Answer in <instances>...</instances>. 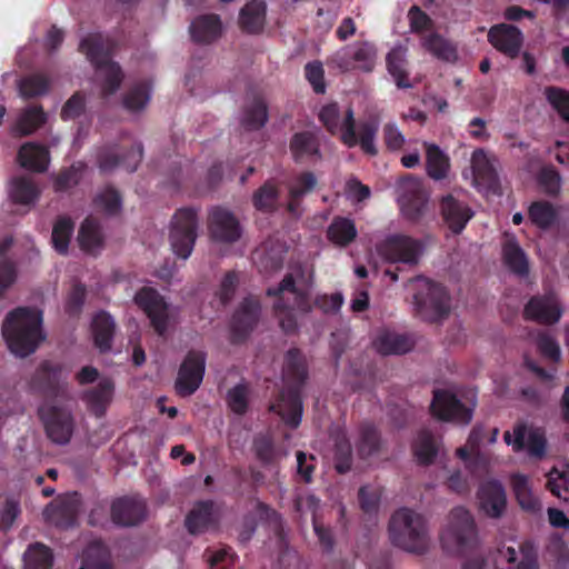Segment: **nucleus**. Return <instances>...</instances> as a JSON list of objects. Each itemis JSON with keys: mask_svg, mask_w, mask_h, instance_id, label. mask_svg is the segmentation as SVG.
<instances>
[{"mask_svg": "<svg viewBox=\"0 0 569 569\" xmlns=\"http://www.w3.org/2000/svg\"><path fill=\"white\" fill-rule=\"evenodd\" d=\"M313 271L303 263H297L284 274L277 287L266 290L268 297L274 298L273 312L281 330L287 333L298 331V320L308 316L315 308L322 313H337L343 305L341 292L312 296Z\"/></svg>", "mask_w": 569, "mask_h": 569, "instance_id": "obj_1", "label": "nucleus"}, {"mask_svg": "<svg viewBox=\"0 0 569 569\" xmlns=\"http://www.w3.org/2000/svg\"><path fill=\"white\" fill-rule=\"evenodd\" d=\"M282 375L287 386L270 406V411L276 412L286 426L296 429L301 423L303 412L301 391L308 378L306 359L300 349L290 348L287 351Z\"/></svg>", "mask_w": 569, "mask_h": 569, "instance_id": "obj_2", "label": "nucleus"}, {"mask_svg": "<svg viewBox=\"0 0 569 569\" xmlns=\"http://www.w3.org/2000/svg\"><path fill=\"white\" fill-rule=\"evenodd\" d=\"M319 120L331 134L339 133L341 142L348 148L359 146L363 153L375 157L378 154L376 137L379 131V119L370 117L356 128L355 113L349 107L341 120L340 108L337 102L323 106L319 112Z\"/></svg>", "mask_w": 569, "mask_h": 569, "instance_id": "obj_3", "label": "nucleus"}, {"mask_svg": "<svg viewBox=\"0 0 569 569\" xmlns=\"http://www.w3.org/2000/svg\"><path fill=\"white\" fill-rule=\"evenodd\" d=\"M1 329L9 350L21 358L33 353L44 339L42 312L28 307L10 311Z\"/></svg>", "mask_w": 569, "mask_h": 569, "instance_id": "obj_4", "label": "nucleus"}, {"mask_svg": "<svg viewBox=\"0 0 569 569\" xmlns=\"http://www.w3.org/2000/svg\"><path fill=\"white\" fill-rule=\"evenodd\" d=\"M112 38H82L79 50L84 53L96 70L102 97L117 92L124 73L119 63L112 60Z\"/></svg>", "mask_w": 569, "mask_h": 569, "instance_id": "obj_5", "label": "nucleus"}, {"mask_svg": "<svg viewBox=\"0 0 569 569\" xmlns=\"http://www.w3.org/2000/svg\"><path fill=\"white\" fill-rule=\"evenodd\" d=\"M407 289L412 293L416 315L427 322H438L450 313L447 289L423 276L409 280Z\"/></svg>", "mask_w": 569, "mask_h": 569, "instance_id": "obj_6", "label": "nucleus"}, {"mask_svg": "<svg viewBox=\"0 0 569 569\" xmlns=\"http://www.w3.org/2000/svg\"><path fill=\"white\" fill-rule=\"evenodd\" d=\"M388 531L391 543L402 550L420 555L428 549L426 520L409 508H400L392 513Z\"/></svg>", "mask_w": 569, "mask_h": 569, "instance_id": "obj_7", "label": "nucleus"}, {"mask_svg": "<svg viewBox=\"0 0 569 569\" xmlns=\"http://www.w3.org/2000/svg\"><path fill=\"white\" fill-rule=\"evenodd\" d=\"M27 390L44 401L67 399L69 386L63 377L62 365L51 360L41 361L27 379Z\"/></svg>", "mask_w": 569, "mask_h": 569, "instance_id": "obj_8", "label": "nucleus"}, {"mask_svg": "<svg viewBox=\"0 0 569 569\" xmlns=\"http://www.w3.org/2000/svg\"><path fill=\"white\" fill-rule=\"evenodd\" d=\"M198 210L191 207L180 208L171 220L169 240L172 251L182 259L192 253L198 238Z\"/></svg>", "mask_w": 569, "mask_h": 569, "instance_id": "obj_9", "label": "nucleus"}, {"mask_svg": "<svg viewBox=\"0 0 569 569\" xmlns=\"http://www.w3.org/2000/svg\"><path fill=\"white\" fill-rule=\"evenodd\" d=\"M133 301L146 313L154 332L164 337L170 325L169 303L164 297L152 287H142L136 292Z\"/></svg>", "mask_w": 569, "mask_h": 569, "instance_id": "obj_10", "label": "nucleus"}, {"mask_svg": "<svg viewBox=\"0 0 569 569\" xmlns=\"http://www.w3.org/2000/svg\"><path fill=\"white\" fill-rule=\"evenodd\" d=\"M477 539L476 523L472 515L463 507H456L450 511L449 527L441 536V540H452L458 552H466L473 548Z\"/></svg>", "mask_w": 569, "mask_h": 569, "instance_id": "obj_11", "label": "nucleus"}, {"mask_svg": "<svg viewBox=\"0 0 569 569\" xmlns=\"http://www.w3.org/2000/svg\"><path fill=\"white\" fill-rule=\"evenodd\" d=\"M38 416L44 426L48 438L58 445H66L73 433V418L64 408L42 403L38 408Z\"/></svg>", "mask_w": 569, "mask_h": 569, "instance_id": "obj_12", "label": "nucleus"}, {"mask_svg": "<svg viewBox=\"0 0 569 569\" xmlns=\"http://www.w3.org/2000/svg\"><path fill=\"white\" fill-rule=\"evenodd\" d=\"M206 352L190 350L186 355L178 370L174 383L177 395L189 397L200 387L206 371Z\"/></svg>", "mask_w": 569, "mask_h": 569, "instance_id": "obj_13", "label": "nucleus"}, {"mask_svg": "<svg viewBox=\"0 0 569 569\" xmlns=\"http://www.w3.org/2000/svg\"><path fill=\"white\" fill-rule=\"evenodd\" d=\"M563 307L555 291L532 296L523 307V317L543 326H553L560 321Z\"/></svg>", "mask_w": 569, "mask_h": 569, "instance_id": "obj_14", "label": "nucleus"}, {"mask_svg": "<svg viewBox=\"0 0 569 569\" xmlns=\"http://www.w3.org/2000/svg\"><path fill=\"white\" fill-rule=\"evenodd\" d=\"M428 200L429 194L422 181L412 174L406 176L401 182L399 199L403 217L411 222H418L427 210Z\"/></svg>", "mask_w": 569, "mask_h": 569, "instance_id": "obj_15", "label": "nucleus"}, {"mask_svg": "<svg viewBox=\"0 0 569 569\" xmlns=\"http://www.w3.org/2000/svg\"><path fill=\"white\" fill-rule=\"evenodd\" d=\"M377 251L387 261L415 266L422 252V244L409 236L393 234L379 243Z\"/></svg>", "mask_w": 569, "mask_h": 569, "instance_id": "obj_16", "label": "nucleus"}, {"mask_svg": "<svg viewBox=\"0 0 569 569\" xmlns=\"http://www.w3.org/2000/svg\"><path fill=\"white\" fill-rule=\"evenodd\" d=\"M335 60L342 71L358 69L371 72L377 61V49L368 41H359L337 51Z\"/></svg>", "mask_w": 569, "mask_h": 569, "instance_id": "obj_17", "label": "nucleus"}, {"mask_svg": "<svg viewBox=\"0 0 569 569\" xmlns=\"http://www.w3.org/2000/svg\"><path fill=\"white\" fill-rule=\"evenodd\" d=\"M260 316V301L251 296L244 298L232 315L230 325L232 343L243 342L258 325Z\"/></svg>", "mask_w": 569, "mask_h": 569, "instance_id": "obj_18", "label": "nucleus"}, {"mask_svg": "<svg viewBox=\"0 0 569 569\" xmlns=\"http://www.w3.org/2000/svg\"><path fill=\"white\" fill-rule=\"evenodd\" d=\"M210 237L218 242L233 243L241 238L242 229L237 217L227 208L213 207L208 214Z\"/></svg>", "mask_w": 569, "mask_h": 569, "instance_id": "obj_19", "label": "nucleus"}, {"mask_svg": "<svg viewBox=\"0 0 569 569\" xmlns=\"http://www.w3.org/2000/svg\"><path fill=\"white\" fill-rule=\"evenodd\" d=\"M430 409L432 415L442 421L467 425L472 419V409L448 390L435 391Z\"/></svg>", "mask_w": 569, "mask_h": 569, "instance_id": "obj_20", "label": "nucleus"}, {"mask_svg": "<svg viewBox=\"0 0 569 569\" xmlns=\"http://www.w3.org/2000/svg\"><path fill=\"white\" fill-rule=\"evenodd\" d=\"M143 158V147L140 142L131 146L127 153L120 152L118 144L104 146L99 149L97 161L102 172H110L118 166H123L129 172L137 170Z\"/></svg>", "mask_w": 569, "mask_h": 569, "instance_id": "obj_21", "label": "nucleus"}, {"mask_svg": "<svg viewBox=\"0 0 569 569\" xmlns=\"http://www.w3.org/2000/svg\"><path fill=\"white\" fill-rule=\"evenodd\" d=\"M479 509L489 518H500L507 508V496L498 480L482 482L477 491Z\"/></svg>", "mask_w": 569, "mask_h": 569, "instance_id": "obj_22", "label": "nucleus"}, {"mask_svg": "<svg viewBox=\"0 0 569 569\" xmlns=\"http://www.w3.org/2000/svg\"><path fill=\"white\" fill-rule=\"evenodd\" d=\"M79 509V495L74 492L50 502L46 507L43 515L47 520L52 522L56 527L70 528L77 522Z\"/></svg>", "mask_w": 569, "mask_h": 569, "instance_id": "obj_23", "label": "nucleus"}, {"mask_svg": "<svg viewBox=\"0 0 569 569\" xmlns=\"http://www.w3.org/2000/svg\"><path fill=\"white\" fill-rule=\"evenodd\" d=\"M147 516V507L143 500L132 497H121L111 505V519L121 527H132Z\"/></svg>", "mask_w": 569, "mask_h": 569, "instance_id": "obj_24", "label": "nucleus"}, {"mask_svg": "<svg viewBox=\"0 0 569 569\" xmlns=\"http://www.w3.org/2000/svg\"><path fill=\"white\" fill-rule=\"evenodd\" d=\"M440 213L451 230V232L459 234L466 228L469 220L473 217L471 208L456 199L452 194H447L440 200Z\"/></svg>", "mask_w": 569, "mask_h": 569, "instance_id": "obj_25", "label": "nucleus"}, {"mask_svg": "<svg viewBox=\"0 0 569 569\" xmlns=\"http://www.w3.org/2000/svg\"><path fill=\"white\" fill-rule=\"evenodd\" d=\"M47 120V113L41 104L26 107L20 111L16 121L12 123L10 133L14 138L31 136L42 128Z\"/></svg>", "mask_w": 569, "mask_h": 569, "instance_id": "obj_26", "label": "nucleus"}, {"mask_svg": "<svg viewBox=\"0 0 569 569\" xmlns=\"http://www.w3.org/2000/svg\"><path fill=\"white\" fill-rule=\"evenodd\" d=\"M114 392V383L111 379H102L94 388L86 390L82 400L88 410L97 418H102L110 406Z\"/></svg>", "mask_w": 569, "mask_h": 569, "instance_id": "obj_27", "label": "nucleus"}, {"mask_svg": "<svg viewBox=\"0 0 569 569\" xmlns=\"http://www.w3.org/2000/svg\"><path fill=\"white\" fill-rule=\"evenodd\" d=\"M17 160L20 167L32 172L47 171L50 153L46 146L38 142H24L18 151Z\"/></svg>", "mask_w": 569, "mask_h": 569, "instance_id": "obj_28", "label": "nucleus"}, {"mask_svg": "<svg viewBox=\"0 0 569 569\" xmlns=\"http://www.w3.org/2000/svg\"><path fill=\"white\" fill-rule=\"evenodd\" d=\"M383 448V440L379 429L371 422H363L359 427V438L356 442L357 455L367 460L378 456Z\"/></svg>", "mask_w": 569, "mask_h": 569, "instance_id": "obj_29", "label": "nucleus"}, {"mask_svg": "<svg viewBox=\"0 0 569 569\" xmlns=\"http://www.w3.org/2000/svg\"><path fill=\"white\" fill-rule=\"evenodd\" d=\"M78 242L81 250L93 256L102 250L104 238L102 227L97 219L88 217L83 220L78 232Z\"/></svg>", "mask_w": 569, "mask_h": 569, "instance_id": "obj_30", "label": "nucleus"}, {"mask_svg": "<svg viewBox=\"0 0 569 569\" xmlns=\"http://www.w3.org/2000/svg\"><path fill=\"white\" fill-rule=\"evenodd\" d=\"M289 149L296 162L320 158L319 140L311 131L296 132L290 139Z\"/></svg>", "mask_w": 569, "mask_h": 569, "instance_id": "obj_31", "label": "nucleus"}, {"mask_svg": "<svg viewBox=\"0 0 569 569\" xmlns=\"http://www.w3.org/2000/svg\"><path fill=\"white\" fill-rule=\"evenodd\" d=\"M386 64L389 74L393 78L399 89H410L413 87L409 80L407 49L396 47L388 52Z\"/></svg>", "mask_w": 569, "mask_h": 569, "instance_id": "obj_32", "label": "nucleus"}, {"mask_svg": "<svg viewBox=\"0 0 569 569\" xmlns=\"http://www.w3.org/2000/svg\"><path fill=\"white\" fill-rule=\"evenodd\" d=\"M93 342L100 352H108L112 347L116 322L106 311H99L91 323Z\"/></svg>", "mask_w": 569, "mask_h": 569, "instance_id": "obj_33", "label": "nucleus"}, {"mask_svg": "<svg viewBox=\"0 0 569 569\" xmlns=\"http://www.w3.org/2000/svg\"><path fill=\"white\" fill-rule=\"evenodd\" d=\"M502 260L505 266L516 276H528L529 261L527 254L515 237H511L503 242Z\"/></svg>", "mask_w": 569, "mask_h": 569, "instance_id": "obj_34", "label": "nucleus"}, {"mask_svg": "<svg viewBox=\"0 0 569 569\" xmlns=\"http://www.w3.org/2000/svg\"><path fill=\"white\" fill-rule=\"evenodd\" d=\"M326 233L331 243L346 248L356 240L358 230L352 219L337 216L328 226Z\"/></svg>", "mask_w": 569, "mask_h": 569, "instance_id": "obj_35", "label": "nucleus"}, {"mask_svg": "<svg viewBox=\"0 0 569 569\" xmlns=\"http://www.w3.org/2000/svg\"><path fill=\"white\" fill-rule=\"evenodd\" d=\"M426 151V171L433 180L447 178L450 169V159L448 154L436 143L423 142Z\"/></svg>", "mask_w": 569, "mask_h": 569, "instance_id": "obj_36", "label": "nucleus"}, {"mask_svg": "<svg viewBox=\"0 0 569 569\" xmlns=\"http://www.w3.org/2000/svg\"><path fill=\"white\" fill-rule=\"evenodd\" d=\"M267 4L263 0H251L240 10L239 24L244 32L258 33L266 19Z\"/></svg>", "mask_w": 569, "mask_h": 569, "instance_id": "obj_37", "label": "nucleus"}, {"mask_svg": "<svg viewBox=\"0 0 569 569\" xmlns=\"http://www.w3.org/2000/svg\"><path fill=\"white\" fill-rule=\"evenodd\" d=\"M375 347L381 355H403L410 351L413 342L406 335L386 331L375 340Z\"/></svg>", "mask_w": 569, "mask_h": 569, "instance_id": "obj_38", "label": "nucleus"}, {"mask_svg": "<svg viewBox=\"0 0 569 569\" xmlns=\"http://www.w3.org/2000/svg\"><path fill=\"white\" fill-rule=\"evenodd\" d=\"M213 522V502L200 501L186 517V527L192 535L206 531Z\"/></svg>", "mask_w": 569, "mask_h": 569, "instance_id": "obj_39", "label": "nucleus"}, {"mask_svg": "<svg viewBox=\"0 0 569 569\" xmlns=\"http://www.w3.org/2000/svg\"><path fill=\"white\" fill-rule=\"evenodd\" d=\"M253 451L257 459L264 466H276L280 459L287 456V451L274 445L268 435H258L253 439Z\"/></svg>", "mask_w": 569, "mask_h": 569, "instance_id": "obj_40", "label": "nucleus"}, {"mask_svg": "<svg viewBox=\"0 0 569 569\" xmlns=\"http://www.w3.org/2000/svg\"><path fill=\"white\" fill-rule=\"evenodd\" d=\"M9 194L12 202L30 206L39 199L40 190L31 178L16 177L11 180Z\"/></svg>", "mask_w": 569, "mask_h": 569, "instance_id": "obj_41", "label": "nucleus"}, {"mask_svg": "<svg viewBox=\"0 0 569 569\" xmlns=\"http://www.w3.org/2000/svg\"><path fill=\"white\" fill-rule=\"evenodd\" d=\"M80 569H112L107 546L98 540L91 541L83 550Z\"/></svg>", "mask_w": 569, "mask_h": 569, "instance_id": "obj_42", "label": "nucleus"}, {"mask_svg": "<svg viewBox=\"0 0 569 569\" xmlns=\"http://www.w3.org/2000/svg\"><path fill=\"white\" fill-rule=\"evenodd\" d=\"M511 486L519 506L527 511L536 512L541 508L539 499L532 493L529 479L516 473L511 477Z\"/></svg>", "mask_w": 569, "mask_h": 569, "instance_id": "obj_43", "label": "nucleus"}, {"mask_svg": "<svg viewBox=\"0 0 569 569\" xmlns=\"http://www.w3.org/2000/svg\"><path fill=\"white\" fill-rule=\"evenodd\" d=\"M557 210L545 200L533 201L528 208V217L532 224L542 230L551 228L557 220Z\"/></svg>", "mask_w": 569, "mask_h": 569, "instance_id": "obj_44", "label": "nucleus"}, {"mask_svg": "<svg viewBox=\"0 0 569 569\" xmlns=\"http://www.w3.org/2000/svg\"><path fill=\"white\" fill-rule=\"evenodd\" d=\"M74 230V223L70 217L60 216L56 220L51 242L54 250L60 254H67L69 249L70 239Z\"/></svg>", "mask_w": 569, "mask_h": 569, "instance_id": "obj_45", "label": "nucleus"}, {"mask_svg": "<svg viewBox=\"0 0 569 569\" xmlns=\"http://www.w3.org/2000/svg\"><path fill=\"white\" fill-rule=\"evenodd\" d=\"M19 93L23 99H32L48 93L50 79L43 73H31L20 79Z\"/></svg>", "mask_w": 569, "mask_h": 569, "instance_id": "obj_46", "label": "nucleus"}, {"mask_svg": "<svg viewBox=\"0 0 569 569\" xmlns=\"http://www.w3.org/2000/svg\"><path fill=\"white\" fill-rule=\"evenodd\" d=\"M24 569H50L53 555L49 547L41 542L30 545L23 556Z\"/></svg>", "mask_w": 569, "mask_h": 569, "instance_id": "obj_47", "label": "nucleus"}, {"mask_svg": "<svg viewBox=\"0 0 569 569\" xmlns=\"http://www.w3.org/2000/svg\"><path fill=\"white\" fill-rule=\"evenodd\" d=\"M87 166L84 162H74L70 167L60 170L53 180L57 192H66L77 187L83 178Z\"/></svg>", "mask_w": 569, "mask_h": 569, "instance_id": "obj_48", "label": "nucleus"}, {"mask_svg": "<svg viewBox=\"0 0 569 569\" xmlns=\"http://www.w3.org/2000/svg\"><path fill=\"white\" fill-rule=\"evenodd\" d=\"M412 450L420 465H431L438 452L432 433L428 430H421L413 442Z\"/></svg>", "mask_w": 569, "mask_h": 569, "instance_id": "obj_49", "label": "nucleus"}, {"mask_svg": "<svg viewBox=\"0 0 569 569\" xmlns=\"http://www.w3.org/2000/svg\"><path fill=\"white\" fill-rule=\"evenodd\" d=\"M333 463L338 473H347L352 466V447L345 432H340L335 438Z\"/></svg>", "mask_w": 569, "mask_h": 569, "instance_id": "obj_50", "label": "nucleus"}, {"mask_svg": "<svg viewBox=\"0 0 569 569\" xmlns=\"http://www.w3.org/2000/svg\"><path fill=\"white\" fill-rule=\"evenodd\" d=\"M93 204L106 214L116 216L122 208V197L114 187L107 186L96 194Z\"/></svg>", "mask_w": 569, "mask_h": 569, "instance_id": "obj_51", "label": "nucleus"}, {"mask_svg": "<svg viewBox=\"0 0 569 569\" xmlns=\"http://www.w3.org/2000/svg\"><path fill=\"white\" fill-rule=\"evenodd\" d=\"M150 91L151 87L147 81L136 83L124 93L123 107L131 112L142 110L150 100Z\"/></svg>", "mask_w": 569, "mask_h": 569, "instance_id": "obj_52", "label": "nucleus"}, {"mask_svg": "<svg viewBox=\"0 0 569 569\" xmlns=\"http://www.w3.org/2000/svg\"><path fill=\"white\" fill-rule=\"evenodd\" d=\"M471 166L475 177L489 187L498 182L497 172L482 149L473 151Z\"/></svg>", "mask_w": 569, "mask_h": 569, "instance_id": "obj_53", "label": "nucleus"}, {"mask_svg": "<svg viewBox=\"0 0 569 569\" xmlns=\"http://www.w3.org/2000/svg\"><path fill=\"white\" fill-rule=\"evenodd\" d=\"M537 183L545 194L557 198L561 192L562 178L553 166H543L537 174Z\"/></svg>", "mask_w": 569, "mask_h": 569, "instance_id": "obj_54", "label": "nucleus"}, {"mask_svg": "<svg viewBox=\"0 0 569 569\" xmlns=\"http://www.w3.org/2000/svg\"><path fill=\"white\" fill-rule=\"evenodd\" d=\"M279 199V190L271 182H264L252 196L253 207L262 212H273L277 209Z\"/></svg>", "mask_w": 569, "mask_h": 569, "instance_id": "obj_55", "label": "nucleus"}, {"mask_svg": "<svg viewBox=\"0 0 569 569\" xmlns=\"http://www.w3.org/2000/svg\"><path fill=\"white\" fill-rule=\"evenodd\" d=\"M422 47L446 62H455L458 58L457 47L447 38H423Z\"/></svg>", "mask_w": 569, "mask_h": 569, "instance_id": "obj_56", "label": "nucleus"}, {"mask_svg": "<svg viewBox=\"0 0 569 569\" xmlns=\"http://www.w3.org/2000/svg\"><path fill=\"white\" fill-rule=\"evenodd\" d=\"M268 120V108L261 99H254L243 111L242 126L249 130H259Z\"/></svg>", "mask_w": 569, "mask_h": 569, "instance_id": "obj_57", "label": "nucleus"}, {"mask_svg": "<svg viewBox=\"0 0 569 569\" xmlns=\"http://www.w3.org/2000/svg\"><path fill=\"white\" fill-rule=\"evenodd\" d=\"M189 31L190 36H221L222 22L216 13L201 14L191 22Z\"/></svg>", "mask_w": 569, "mask_h": 569, "instance_id": "obj_58", "label": "nucleus"}, {"mask_svg": "<svg viewBox=\"0 0 569 569\" xmlns=\"http://www.w3.org/2000/svg\"><path fill=\"white\" fill-rule=\"evenodd\" d=\"M547 488L557 498L569 501V470L560 472L553 468L548 473Z\"/></svg>", "mask_w": 569, "mask_h": 569, "instance_id": "obj_59", "label": "nucleus"}, {"mask_svg": "<svg viewBox=\"0 0 569 569\" xmlns=\"http://www.w3.org/2000/svg\"><path fill=\"white\" fill-rule=\"evenodd\" d=\"M545 96L559 116L569 122V92L558 87H547Z\"/></svg>", "mask_w": 569, "mask_h": 569, "instance_id": "obj_60", "label": "nucleus"}, {"mask_svg": "<svg viewBox=\"0 0 569 569\" xmlns=\"http://www.w3.org/2000/svg\"><path fill=\"white\" fill-rule=\"evenodd\" d=\"M87 297L86 286L77 282L72 286L69 291L64 311L71 318H78L82 312V308Z\"/></svg>", "mask_w": 569, "mask_h": 569, "instance_id": "obj_61", "label": "nucleus"}, {"mask_svg": "<svg viewBox=\"0 0 569 569\" xmlns=\"http://www.w3.org/2000/svg\"><path fill=\"white\" fill-rule=\"evenodd\" d=\"M248 393V387L242 383H238L228 391L227 402L232 412L239 416L247 412L249 406Z\"/></svg>", "mask_w": 569, "mask_h": 569, "instance_id": "obj_62", "label": "nucleus"}, {"mask_svg": "<svg viewBox=\"0 0 569 569\" xmlns=\"http://www.w3.org/2000/svg\"><path fill=\"white\" fill-rule=\"evenodd\" d=\"M86 110V97L81 91L74 92L63 104L60 117L62 120H73Z\"/></svg>", "mask_w": 569, "mask_h": 569, "instance_id": "obj_63", "label": "nucleus"}, {"mask_svg": "<svg viewBox=\"0 0 569 569\" xmlns=\"http://www.w3.org/2000/svg\"><path fill=\"white\" fill-rule=\"evenodd\" d=\"M338 0H329L325 6H319L317 10V26L320 33L328 32L337 17Z\"/></svg>", "mask_w": 569, "mask_h": 569, "instance_id": "obj_64", "label": "nucleus"}]
</instances>
